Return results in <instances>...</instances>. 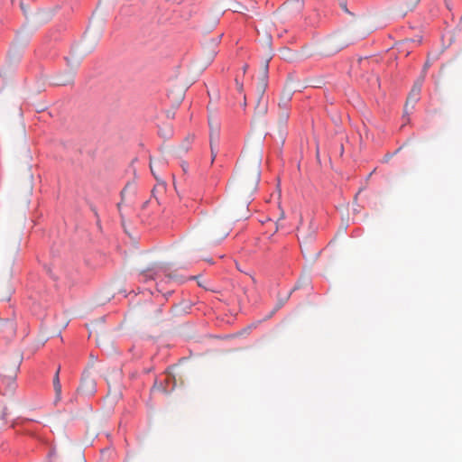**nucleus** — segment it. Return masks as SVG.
Instances as JSON below:
<instances>
[{
    "label": "nucleus",
    "instance_id": "2",
    "mask_svg": "<svg viewBox=\"0 0 462 462\" xmlns=\"http://www.w3.org/2000/svg\"><path fill=\"white\" fill-rule=\"evenodd\" d=\"M165 165H166V162H164V160H162V159L151 160V162H150V168H151L152 174L158 181L157 186L152 189V193H154L157 189L162 192L165 191V189H166L165 182L158 175V171L162 170Z\"/></svg>",
    "mask_w": 462,
    "mask_h": 462
},
{
    "label": "nucleus",
    "instance_id": "4",
    "mask_svg": "<svg viewBox=\"0 0 462 462\" xmlns=\"http://www.w3.org/2000/svg\"><path fill=\"white\" fill-rule=\"evenodd\" d=\"M209 128H210V148H212V152H214V143H218L219 138V123L213 118L208 119Z\"/></svg>",
    "mask_w": 462,
    "mask_h": 462
},
{
    "label": "nucleus",
    "instance_id": "6",
    "mask_svg": "<svg viewBox=\"0 0 462 462\" xmlns=\"http://www.w3.org/2000/svg\"><path fill=\"white\" fill-rule=\"evenodd\" d=\"M420 89H421L420 82L416 83L413 86V88H412L411 91L410 92L409 97L407 98L406 107L408 106L409 104H411V106H413L419 100Z\"/></svg>",
    "mask_w": 462,
    "mask_h": 462
},
{
    "label": "nucleus",
    "instance_id": "14",
    "mask_svg": "<svg viewBox=\"0 0 462 462\" xmlns=\"http://www.w3.org/2000/svg\"><path fill=\"white\" fill-rule=\"evenodd\" d=\"M236 87L239 92H243V84L240 83L237 79H236Z\"/></svg>",
    "mask_w": 462,
    "mask_h": 462
},
{
    "label": "nucleus",
    "instance_id": "9",
    "mask_svg": "<svg viewBox=\"0 0 462 462\" xmlns=\"http://www.w3.org/2000/svg\"><path fill=\"white\" fill-rule=\"evenodd\" d=\"M60 367H58L56 373H55V375H54V378H53V385L54 384H58V383H60Z\"/></svg>",
    "mask_w": 462,
    "mask_h": 462
},
{
    "label": "nucleus",
    "instance_id": "11",
    "mask_svg": "<svg viewBox=\"0 0 462 462\" xmlns=\"http://www.w3.org/2000/svg\"><path fill=\"white\" fill-rule=\"evenodd\" d=\"M338 3H339V5L340 7L345 10L346 12H347V8H346V0H337Z\"/></svg>",
    "mask_w": 462,
    "mask_h": 462
},
{
    "label": "nucleus",
    "instance_id": "1",
    "mask_svg": "<svg viewBox=\"0 0 462 462\" xmlns=\"http://www.w3.org/2000/svg\"><path fill=\"white\" fill-rule=\"evenodd\" d=\"M261 177V158L256 157L247 163L240 175V186L246 192H254L258 186Z\"/></svg>",
    "mask_w": 462,
    "mask_h": 462
},
{
    "label": "nucleus",
    "instance_id": "3",
    "mask_svg": "<svg viewBox=\"0 0 462 462\" xmlns=\"http://www.w3.org/2000/svg\"><path fill=\"white\" fill-rule=\"evenodd\" d=\"M96 380L90 373H84L79 390L87 395H91L96 392Z\"/></svg>",
    "mask_w": 462,
    "mask_h": 462
},
{
    "label": "nucleus",
    "instance_id": "16",
    "mask_svg": "<svg viewBox=\"0 0 462 462\" xmlns=\"http://www.w3.org/2000/svg\"><path fill=\"white\" fill-rule=\"evenodd\" d=\"M284 217V212H282L280 219Z\"/></svg>",
    "mask_w": 462,
    "mask_h": 462
},
{
    "label": "nucleus",
    "instance_id": "10",
    "mask_svg": "<svg viewBox=\"0 0 462 462\" xmlns=\"http://www.w3.org/2000/svg\"><path fill=\"white\" fill-rule=\"evenodd\" d=\"M53 387H54L56 396L59 398L61 393V384L60 383L54 384Z\"/></svg>",
    "mask_w": 462,
    "mask_h": 462
},
{
    "label": "nucleus",
    "instance_id": "12",
    "mask_svg": "<svg viewBox=\"0 0 462 462\" xmlns=\"http://www.w3.org/2000/svg\"><path fill=\"white\" fill-rule=\"evenodd\" d=\"M265 88H266V82L265 80L263 81L261 87H260V89H259V92H260V95L262 96L265 90Z\"/></svg>",
    "mask_w": 462,
    "mask_h": 462
},
{
    "label": "nucleus",
    "instance_id": "8",
    "mask_svg": "<svg viewBox=\"0 0 462 462\" xmlns=\"http://www.w3.org/2000/svg\"><path fill=\"white\" fill-rule=\"evenodd\" d=\"M227 235H228V230L227 229H224L219 234H217L215 232H213V234H212L214 240L217 241V242L221 240V239H223V238H225Z\"/></svg>",
    "mask_w": 462,
    "mask_h": 462
},
{
    "label": "nucleus",
    "instance_id": "5",
    "mask_svg": "<svg viewBox=\"0 0 462 462\" xmlns=\"http://www.w3.org/2000/svg\"><path fill=\"white\" fill-rule=\"evenodd\" d=\"M291 97H292L291 90H284L282 94L279 106L281 109L283 110L282 116H283L284 119H287L289 116V114L287 111V106H288V103L291 101Z\"/></svg>",
    "mask_w": 462,
    "mask_h": 462
},
{
    "label": "nucleus",
    "instance_id": "13",
    "mask_svg": "<svg viewBox=\"0 0 462 462\" xmlns=\"http://www.w3.org/2000/svg\"><path fill=\"white\" fill-rule=\"evenodd\" d=\"M217 143H214V152L211 151L212 161H214V159H215V158H216V156H217Z\"/></svg>",
    "mask_w": 462,
    "mask_h": 462
},
{
    "label": "nucleus",
    "instance_id": "15",
    "mask_svg": "<svg viewBox=\"0 0 462 462\" xmlns=\"http://www.w3.org/2000/svg\"><path fill=\"white\" fill-rule=\"evenodd\" d=\"M282 304H283V303H282V301H280V303L275 307V309H274V310H273V311L272 312V315H273V314L277 310H279V309L282 307Z\"/></svg>",
    "mask_w": 462,
    "mask_h": 462
},
{
    "label": "nucleus",
    "instance_id": "7",
    "mask_svg": "<svg viewBox=\"0 0 462 462\" xmlns=\"http://www.w3.org/2000/svg\"><path fill=\"white\" fill-rule=\"evenodd\" d=\"M191 139L192 137H188L184 143L182 144H180L177 150H176V154L177 155H182L184 153H186L189 148H190V143H191Z\"/></svg>",
    "mask_w": 462,
    "mask_h": 462
}]
</instances>
